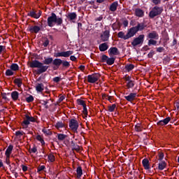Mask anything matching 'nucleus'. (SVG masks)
<instances>
[{
    "mask_svg": "<svg viewBox=\"0 0 179 179\" xmlns=\"http://www.w3.org/2000/svg\"><path fill=\"white\" fill-rule=\"evenodd\" d=\"M134 129H135L136 132H142L143 127H142V125H141V124L137 123L134 126Z\"/></svg>",
    "mask_w": 179,
    "mask_h": 179,
    "instance_id": "c9c22d12",
    "label": "nucleus"
},
{
    "mask_svg": "<svg viewBox=\"0 0 179 179\" xmlns=\"http://www.w3.org/2000/svg\"><path fill=\"white\" fill-rule=\"evenodd\" d=\"M27 16H30V17H33L34 19H39L40 16H41V11L37 13V11L32 10L27 13Z\"/></svg>",
    "mask_w": 179,
    "mask_h": 179,
    "instance_id": "9b49d317",
    "label": "nucleus"
},
{
    "mask_svg": "<svg viewBox=\"0 0 179 179\" xmlns=\"http://www.w3.org/2000/svg\"><path fill=\"white\" fill-rule=\"evenodd\" d=\"M12 150H13V145H10L7 148L6 152H5V155L6 156L7 159H9L10 157V154L12 153Z\"/></svg>",
    "mask_w": 179,
    "mask_h": 179,
    "instance_id": "5701e85b",
    "label": "nucleus"
},
{
    "mask_svg": "<svg viewBox=\"0 0 179 179\" xmlns=\"http://www.w3.org/2000/svg\"><path fill=\"white\" fill-rule=\"evenodd\" d=\"M48 158L49 162H50L51 163H54V162H55V156H54V155L52 154H49L48 155Z\"/></svg>",
    "mask_w": 179,
    "mask_h": 179,
    "instance_id": "37998d69",
    "label": "nucleus"
},
{
    "mask_svg": "<svg viewBox=\"0 0 179 179\" xmlns=\"http://www.w3.org/2000/svg\"><path fill=\"white\" fill-rule=\"evenodd\" d=\"M127 89H132V87H134V86H135V81L131 80V81H129L128 83H127L126 85Z\"/></svg>",
    "mask_w": 179,
    "mask_h": 179,
    "instance_id": "ea45409f",
    "label": "nucleus"
},
{
    "mask_svg": "<svg viewBox=\"0 0 179 179\" xmlns=\"http://www.w3.org/2000/svg\"><path fill=\"white\" fill-rule=\"evenodd\" d=\"M2 51H6V46L0 45V55L2 54Z\"/></svg>",
    "mask_w": 179,
    "mask_h": 179,
    "instance_id": "69168bd1",
    "label": "nucleus"
},
{
    "mask_svg": "<svg viewBox=\"0 0 179 179\" xmlns=\"http://www.w3.org/2000/svg\"><path fill=\"white\" fill-rule=\"evenodd\" d=\"M100 58V62H106L107 65H114V62H115V57H108L106 55H102Z\"/></svg>",
    "mask_w": 179,
    "mask_h": 179,
    "instance_id": "20e7f679",
    "label": "nucleus"
},
{
    "mask_svg": "<svg viewBox=\"0 0 179 179\" xmlns=\"http://www.w3.org/2000/svg\"><path fill=\"white\" fill-rule=\"evenodd\" d=\"M77 103L79 106H83V107L86 106V103L85 102V101L81 100L80 99H77Z\"/></svg>",
    "mask_w": 179,
    "mask_h": 179,
    "instance_id": "49530a36",
    "label": "nucleus"
},
{
    "mask_svg": "<svg viewBox=\"0 0 179 179\" xmlns=\"http://www.w3.org/2000/svg\"><path fill=\"white\" fill-rule=\"evenodd\" d=\"M148 45L150 47V45H157V41L156 39H150L148 42Z\"/></svg>",
    "mask_w": 179,
    "mask_h": 179,
    "instance_id": "58836bf2",
    "label": "nucleus"
},
{
    "mask_svg": "<svg viewBox=\"0 0 179 179\" xmlns=\"http://www.w3.org/2000/svg\"><path fill=\"white\" fill-rule=\"evenodd\" d=\"M15 75V73L12 71L11 69H7L6 71V76H13Z\"/></svg>",
    "mask_w": 179,
    "mask_h": 179,
    "instance_id": "c03bdc74",
    "label": "nucleus"
},
{
    "mask_svg": "<svg viewBox=\"0 0 179 179\" xmlns=\"http://www.w3.org/2000/svg\"><path fill=\"white\" fill-rule=\"evenodd\" d=\"M56 128H64V123L62 122H57L56 123Z\"/></svg>",
    "mask_w": 179,
    "mask_h": 179,
    "instance_id": "864d4df0",
    "label": "nucleus"
},
{
    "mask_svg": "<svg viewBox=\"0 0 179 179\" xmlns=\"http://www.w3.org/2000/svg\"><path fill=\"white\" fill-rule=\"evenodd\" d=\"M53 82H55V83H59V82H61L62 78L61 77H55L52 79Z\"/></svg>",
    "mask_w": 179,
    "mask_h": 179,
    "instance_id": "603ef678",
    "label": "nucleus"
},
{
    "mask_svg": "<svg viewBox=\"0 0 179 179\" xmlns=\"http://www.w3.org/2000/svg\"><path fill=\"white\" fill-rule=\"evenodd\" d=\"M71 147L72 150H76V152H79V150H80V147L79 145L75 143L73 141H71Z\"/></svg>",
    "mask_w": 179,
    "mask_h": 179,
    "instance_id": "b1692460",
    "label": "nucleus"
},
{
    "mask_svg": "<svg viewBox=\"0 0 179 179\" xmlns=\"http://www.w3.org/2000/svg\"><path fill=\"white\" fill-rule=\"evenodd\" d=\"M27 103H33L34 101V97L33 95H29V97L26 98Z\"/></svg>",
    "mask_w": 179,
    "mask_h": 179,
    "instance_id": "a18cd8bd",
    "label": "nucleus"
},
{
    "mask_svg": "<svg viewBox=\"0 0 179 179\" xmlns=\"http://www.w3.org/2000/svg\"><path fill=\"white\" fill-rule=\"evenodd\" d=\"M117 37H119V38H123V40H128L129 39L127 34L125 35L124 31H120L117 34Z\"/></svg>",
    "mask_w": 179,
    "mask_h": 179,
    "instance_id": "c756f323",
    "label": "nucleus"
},
{
    "mask_svg": "<svg viewBox=\"0 0 179 179\" xmlns=\"http://www.w3.org/2000/svg\"><path fill=\"white\" fill-rule=\"evenodd\" d=\"M48 26L49 27H54V26H61L64 23L62 17H57L55 13H52L50 16L47 19Z\"/></svg>",
    "mask_w": 179,
    "mask_h": 179,
    "instance_id": "f03ea898",
    "label": "nucleus"
},
{
    "mask_svg": "<svg viewBox=\"0 0 179 179\" xmlns=\"http://www.w3.org/2000/svg\"><path fill=\"white\" fill-rule=\"evenodd\" d=\"M157 52H163L164 51V47H159L156 49Z\"/></svg>",
    "mask_w": 179,
    "mask_h": 179,
    "instance_id": "052dcab7",
    "label": "nucleus"
},
{
    "mask_svg": "<svg viewBox=\"0 0 179 179\" xmlns=\"http://www.w3.org/2000/svg\"><path fill=\"white\" fill-rule=\"evenodd\" d=\"M142 164H143L145 170L150 169V165L149 164V159H148L147 158H145L143 159Z\"/></svg>",
    "mask_w": 179,
    "mask_h": 179,
    "instance_id": "412c9836",
    "label": "nucleus"
},
{
    "mask_svg": "<svg viewBox=\"0 0 179 179\" xmlns=\"http://www.w3.org/2000/svg\"><path fill=\"white\" fill-rule=\"evenodd\" d=\"M101 75L99 73H94L92 75L87 76V82L89 83H96V82L99 81V79H100Z\"/></svg>",
    "mask_w": 179,
    "mask_h": 179,
    "instance_id": "6e6552de",
    "label": "nucleus"
},
{
    "mask_svg": "<svg viewBox=\"0 0 179 179\" xmlns=\"http://www.w3.org/2000/svg\"><path fill=\"white\" fill-rule=\"evenodd\" d=\"M10 69H11L13 72H16L19 71V65L16 63H13L10 66Z\"/></svg>",
    "mask_w": 179,
    "mask_h": 179,
    "instance_id": "7c9ffc66",
    "label": "nucleus"
},
{
    "mask_svg": "<svg viewBox=\"0 0 179 179\" xmlns=\"http://www.w3.org/2000/svg\"><path fill=\"white\" fill-rule=\"evenodd\" d=\"M69 127L76 134H78V129L79 128V122L75 119H71L69 121Z\"/></svg>",
    "mask_w": 179,
    "mask_h": 179,
    "instance_id": "0eeeda50",
    "label": "nucleus"
},
{
    "mask_svg": "<svg viewBox=\"0 0 179 179\" xmlns=\"http://www.w3.org/2000/svg\"><path fill=\"white\" fill-rule=\"evenodd\" d=\"M27 30H29L31 33H34L35 34H37L41 30V28L37 25L31 26L27 28Z\"/></svg>",
    "mask_w": 179,
    "mask_h": 179,
    "instance_id": "ddd939ff",
    "label": "nucleus"
},
{
    "mask_svg": "<svg viewBox=\"0 0 179 179\" xmlns=\"http://www.w3.org/2000/svg\"><path fill=\"white\" fill-rule=\"evenodd\" d=\"M108 48V44L107 43H101L99 46V51H101V52H104V51H107Z\"/></svg>",
    "mask_w": 179,
    "mask_h": 179,
    "instance_id": "4be33fe9",
    "label": "nucleus"
},
{
    "mask_svg": "<svg viewBox=\"0 0 179 179\" xmlns=\"http://www.w3.org/2000/svg\"><path fill=\"white\" fill-rule=\"evenodd\" d=\"M153 55H155V51H153L152 50H150V52L148 53V57L149 58H153Z\"/></svg>",
    "mask_w": 179,
    "mask_h": 179,
    "instance_id": "680f3d73",
    "label": "nucleus"
},
{
    "mask_svg": "<svg viewBox=\"0 0 179 179\" xmlns=\"http://www.w3.org/2000/svg\"><path fill=\"white\" fill-rule=\"evenodd\" d=\"M115 108H117V105L115 103L108 106V110L109 113H114Z\"/></svg>",
    "mask_w": 179,
    "mask_h": 179,
    "instance_id": "4c0bfd02",
    "label": "nucleus"
},
{
    "mask_svg": "<svg viewBox=\"0 0 179 179\" xmlns=\"http://www.w3.org/2000/svg\"><path fill=\"white\" fill-rule=\"evenodd\" d=\"M11 98L14 101H16L19 99V92L17 91H14L11 92Z\"/></svg>",
    "mask_w": 179,
    "mask_h": 179,
    "instance_id": "cd10ccee",
    "label": "nucleus"
},
{
    "mask_svg": "<svg viewBox=\"0 0 179 179\" xmlns=\"http://www.w3.org/2000/svg\"><path fill=\"white\" fill-rule=\"evenodd\" d=\"M124 79L127 82V83H128V82L132 81V80H131V76H125L124 77Z\"/></svg>",
    "mask_w": 179,
    "mask_h": 179,
    "instance_id": "13d9d810",
    "label": "nucleus"
},
{
    "mask_svg": "<svg viewBox=\"0 0 179 179\" xmlns=\"http://www.w3.org/2000/svg\"><path fill=\"white\" fill-rule=\"evenodd\" d=\"M14 83L17 85V87H22V85H23V79L22 78H15L14 80Z\"/></svg>",
    "mask_w": 179,
    "mask_h": 179,
    "instance_id": "c85d7f7f",
    "label": "nucleus"
},
{
    "mask_svg": "<svg viewBox=\"0 0 179 179\" xmlns=\"http://www.w3.org/2000/svg\"><path fill=\"white\" fill-rule=\"evenodd\" d=\"M30 122H36V118L26 114L25 119H24V121L22 122V126L23 128H27L28 125H30Z\"/></svg>",
    "mask_w": 179,
    "mask_h": 179,
    "instance_id": "423d86ee",
    "label": "nucleus"
},
{
    "mask_svg": "<svg viewBox=\"0 0 179 179\" xmlns=\"http://www.w3.org/2000/svg\"><path fill=\"white\" fill-rule=\"evenodd\" d=\"M54 57H55L56 58L64 57L63 52H55Z\"/></svg>",
    "mask_w": 179,
    "mask_h": 179,
    "instance_id": "09e8293b",
    "label": "nucleus"
},
{
    "mask_svg": "<svg viewBox=\"0 0 179 179\" xmlns=\"http://www.w3.org/2000/svg\"><path fill=\"white\" fill-rule=\"evenodd\" d=\"M62 69H68L71 66V64L66 60H62Z\"/></svg>",
    "mask_w": 179,
    "mask_h": 179,
    "instance_id": "bb28decb",
    "label": "nucleus"
},
{
    "mask_svg": "<svg viewBox=\"0 0 179 179\" xmlns=\"http://www.w3.org/2000/svg\"><path fill=\"white\" fill-rule=\"evenodd\" d=\"M109 55H120V50L116 47L110 48L108 51Z\"/></svg>",
    "mask_w": 179,
    "mask_h": 179,
    "instance_id": "dca6fc26",
    "label": "nucleus"
},
{
    "mask_svg": "<svg viewBox=\"0 0 179 179\" xmlns=\"http://www.w3.org/2000/svg\"><path fill=\"white\" fill-rule=\"evenodd\" d=\"M48 44H50V41L48 39H46L45 42L43 43V46L44 47H48Z\"/></svg>",
    "mask_w": 179,
    "mask_h": 179,
    "instance_id": "338daca9",
    "label": "nucleus"
},
{
    "mask_svg": "<svg viewBox=\"0 0 179 179\" xmlns=\"http://www.w3.org/2000/svg\"><path fill=\"white\" fill-rule=\"evenodd\" d=\"M110 40V28H108V29L105 30L103 34H101V41L103 43H106V41H108Z\"/></svg>",
    "mask_w": 179,
    "mask_h": 179,
    "instance_id": "9d476101",
    "label": "nucleus"
},
{
    "mask_svg": "<svg viewBox=\"0 0 179 179\" xmlns=\"http://www.w3.org/2000/svg\"><path fill=\"white\" fill-rule=\"evenodd\" d=\"M163 13V7H159L155 6L152 8V10L149 13V17L150 19H154L156 16H159Z\"/></svg>",
    "mask_w": 179,
    "mask_h": 179,
    "instance_id": "7ed1b4c3",
    "label": "nucleus"
},
{
    "mask_svg": "<svg viewBox=\"0 0 179 179\" xmlns=\"http://www.w3.org/2000/svg\"><path fill=\"white\" fill-rule=\"evenodd\" d=\"M119 27H120V22H114L112 24V28H113V30L114 31L117 30V29H118Z\"/></svg>",
    "mask_w": 179,
    "mask_h": 179,
    "instance_id": "de8ad7c7",
    "label": "nucleus"
},
{
    "mask_svg": "<svg viewBox=\"0 0 179 179\" xmlns=\"http://www.w3.org/2000/svg\"><path fill=\"white\" fill-rule=\"evenodd\" d=\"M147 37L148 38L152 40H159V34H157V31H152L148 34Z\"/></svg>",
    "mask_w": 179,
    "mask_h": 179,
    "instance_id": "4468645a",
    "label": "nucleus"
},
{
    "mask_svg": "<svg viewBox=\"0 0 179 179\" xmlns=\"http://www.w3.org/2000/svg\"><path fill=\"white\" fill-rule=\"evenodd\" d=\"M36 90L38 93H41L44 90V84L38 83L36 86Z\"/></svg>",
    "mask_w": 179,
    "mask_h": 179,
    "instance_id": "393cba45",
    "label": "nucleus"
},
{
    "mask_svg": "<svg viewBox=\"0 0 179 179\" xmlns=\"http://www.w3.org/2000/svg\"><path fill=\"white\" fill-rule=\"evenodd\" d=\"M135 15L137 16V17H143V16H145V11L141 8H136Z\"/></svg>",
    "mask_w": 179,
    "mask_h": 179,
    "instance_id": "6ab92c4d",
    "label": "nucleus"
},
{
    "mask_svg": "<svg viewBox=\"0 0 179 179\" xmlns=\"http://www.w3.org/2000/svg\"><path fill=\"white\" fill-rule=\"evenodd\" d=\"M70 59H71V61L75 62V61H76V57H75L74 55H71L70 57Z\"/></svg>",
    "mask_w": 179,
    "mask_h": 179,
    "instance_id": "774afa93",
    "label": "nucleus"
},
{
    "mask_svg": "<svg viewBox=\"0 0 179 179\" xmlns=\"http://www.w3.org/2000/svg\"><path fill=\"white\" fill-rule=\"evenodd\" d=\"M42 102L41 103L42 104V106H45V108H48V100H46V101H44V100H42L41 101Z\"/></svg>",
    "mask_w": 179,
    "mask_h": 179,
    "instance_id": "5fc2aeb1",
    "label": "nucleus"
},
{
    "mask_svg": "<svg viewBox=\"0 0 179 179\" xmlns=\"http://www.w3.org/2000/svg\"><path fill=\"white\" fill-rule=\"evenodd\" d=\"M72 54H73V51L72 50H69V51H63V57L64 58H68L69 57H71V55H72Z\"/></svg>",
    "mask_w": 179,
    "mask_h": 179,
    "instance_id": "e433bc0d",
    "label": "nucleus"
},
{
    "mask_svg": "<svg viewBox=\"0 0 179 179\" xmlns=\"http://www.w3.org/2000/svg\"><path fill=\"white\" fill-rule=\"evenodd\" d=\"M23 134H24V132L23 131H15L16 136H23Z\"/></svg>",
    "mask_w": 179,
    "mask_h": 179,
    "instance_id": "bf43d9fd",
    "label": "nucleus"
},
{
    "mask_svg": "<svg viewBox=\"0 0 179 179\" xmlns=\"http://www.w3.org/2000/svg\"><path fill=\"white\" fill-rule=\"evenodd\" d=\"M124 98L127 101H134L136 98V93H130L128 96H124Z\"/></svg>",
    "mask_w": 179,
    "mask_h": 179,
    "instance_id": "a211bd4d",
    "label": "nucleus"
},
{
    "mask_svg": "<svg viewBox=\"0 0 179 179\" xmlns=\"http://www.w3.org/2000/svg\"><path fill=\"white\" fill-rule=\"evenodd\" d=\"M143 41H145V35L141 34L133 40L131 42V45H133V47L142 45V44H143Z\"/></svg>",
    "mask_w": 179,
    "mask_h": 179,
    "instance_id": "39448f33",
    "label": "nucleus"
},
{
    "mask_svg": "<svg viewBox=\"0 0 179 179\" xmlns=\"http://www.w3.org/2000/svg\"><path fill=\"white\" fill-rule=\"evenodd\" d=\"M170 121H171V117H167L165 119H163L162 120H159L157 122V125H158V127H164V125H167V124H169V122Z\"/></svg>",
    "mask_w": 179,
    "mask_h": 179,
    "instance_id": "f8f14e48",
    "label": "nucleus"
},
{
    "mask_svg": "<svg viewBox=\"0 0 179 179\" xmlns=\"http://www.w3.org/2000/svg\"><path fill=\"white\" fill-rule=\"evenodd\" d=\"M134 68H135V65L132 64H127L125 65L124 69H126V71L127 72H131V71H132V69H134Z\"/></svg>",
    "mask_w": 179,
    "mask_h": 179,
    "instance_id": "f704fd0d",
    "label": "nucleus"
},
{
    "mask_svg": "<svg viewBox=\"0 0 179 179\" xmlns=\"http://www.w3.org/2000/svg\"><path fill=\"white\" fill-rule=\"evenodd\" d=\"M62 63V59H55L53 60L52 65H55V66H61Z\"/></svg>",
    "mask_w": 179,
    "mask_h": 179,
    "instance_id": "72a5a7b5",
    "label": "nucleus"
},
{
    "mask_svg": "<svg viewBox=\"0 0 179 179\" xmlns=\"http://www.w3.org/2000/svg\"><path fill=\"white\" fill-rule=\"evenodd\" d=\"M36 140L38 141V142H41L42 146H44V145H45V142L44 141V139L41 138V135H38L36 136Z\"/></svg>",
    "mask_w": 179,
    "mask_h": 179,
    "instance_id": "79ce46f5",
    "label": "nucleus"
},
{
    "mask_svg": "<svg viewBox=\"0 0 179 179\" xmlns=\"http://www.w3.org/2000/svg\"><path fill=\"white\" fill-rule=\"evenodd\" d=\"M76 173H77V178H80V177L83 176V170H82V166H79L77 167Z\"/></svg>",
    "mask_w": 179,
    "mask_h": 179,
    "instance_id": "a878e982",
    "label": "nucleus"
},
{
    "mask_svg": "<svg viewBox=\"0 0 179 179\" xmlns=\"http://www.w3.org/2000/svg\"><path fill=\"white\" fill-rule=\"evenodd\" d=\"M83 114L87 117V107L85 106H83Z\"/></svg>",
    "mask_w": 179,
    "mask_h": 179,
    "instance_id": "4d7b16f0",
    "label": "nucleus"
},
{
    "mask_svg": "<svg viewBox=\"0 0 179 179\" xmlns=\"http://www.w3.org/2000/svg\"><path fill=\"white\" fill-rule=\"evenodd\" d=\"M166 166H167V164L166 162L162 161L158 164V170L163 171L164 169H166Z\"/></svg>",
    "mask_w": 179,
    "mask_h": 179,
    "instance_id": "473e14b6",
    "label": "nucleus"
},
{
    "mask_svg": "<svg viewBox=\"0 0 179 179\" xmlns=\"http://www.w3.org/2000/svg\"><path fill=\"white\" fill-rule=\"evenodd\" d=\"M56 137H57L58 141H65V139L68 138V136L66 134H57Z\"/></svg>",
    "mask_w": 179,
    "mask_h": 179,
    "instance_id": "2f4dec72",
    "label": "nucleus"
},
{
    "mask_svg": "<svg viewBox=\"0 0 179 179\" xmlns=\"http://www.w3.org/2000/svg\"><path fill=\"white\" fill-rule=\"evenodd\" d=\"M42 132H43L45 135H52V133L49 129H43Z\"/></svg>",
    "mask_w": 179,
    "mask_h": 179,
    "instance_id": "8fccbe9b",
    "label": "nucleus"
},
{
    "mask_svg": "<svg viewBox=\"0 0 179 179\" xmlns=\"http://www.w3.org/2000/svg\"><path fill=\"white\" fill-rule=\"evenodd\" d=\"M66 17L68 19L70 23H76V20L78 19V15L76 13H69L66 15Z\"/></svg>",
    "mask_w": 179,
    "mask_h": 179,
    "instance_id": "1a4fd4ad",
    "label": "nucleus"
},
{
    "mask_svg": "<svg viewBox=\"0 0 179 179\" xmlns=\"http://www.w3.org/2000/svg\"><path fill=\"white\" fill-rule=\"evenodd\" d=\"M45 169V166L42 165L37 168V173H40V171H43Z\"/></svg>",
    "mask_w": 179,
    "mask_h": 179,
    "instance_id": "6e6d98bb",
    "label": "nucleus"
},
{
    "mask_svg": "<svg viewBox=\"0 0 179 179\" xmlns=\"http://www.w3.org/2000/svg\"><path fill=\"white\" fill-rule=\"evenodd\" d=\"M163 40H164V44H166V43H167V41H169V40H170V37H169V34H165L164 36V38H163Z\"/></svg>",
    "mask_w": 179,
    "mask_h": 179,
    "instance_id": "3c124183",
    "label": "nucleus"
},
{
    "mask_svg": "<svg viewBox=\"0 0 179 179\" xmlns=\"http://www.w3.org/2000/svg\"><path fill=\"white\" fill-rule=\"evenodd\" d=\"M41 24H40V28L41 29H43V27H47V26H48V23L47 22L46 20H42L41 22H40Z\"/></svg>",
    "mask_w": 179,
    "mask_h": 179,
    "instance_id": "a19ab883",
    "label": "nucleus"
},
{
    "mask_svg": "<svg viewBox=\"0 0 179 179\" xmlns=\"http://www.w3.org/2000/svg\"><path fill=\"white\" fill-rule=\"evenodd\" d=\"M117 8H118V1H115L110 4L109 7V10H110V12H115Z\"/></svg>",
    "mask_w": 179,
    "mask_h": 179,
    "instance_id": "aec40b11",
    "label": "nucleus"
},
{
    "mask_svg": "<svg viewBox=\"0 0 179 179\" xmlns=\"http://www.w3.org/2000/svg\"><path fill=\"white\" fill-rule=\"evenodd\" d=\"M31 153H36L37 152V147L34 145L32 148L30 149Z\"/></svg>",
    "mask_w": 179,
    "mask_h": 179,
    "instance_id": "0e129e2a",
    "label": "nucleus"
},
{
    "mask_svg": "<svg viewBox=\"0 0 179 179\" xmlns=\"http://www.w3.org/2000/svg\"><path fill=\"white\" fill-rule=\"evenodd\" d=\"M146 24L143 22H138L137 25L135 27L136 30L138 31H143V30H145V28L146 27Z\"/></svg>",
    "mask_w": 179,
    "mask_h": 179,
    "instance_id": "f3484780",
    "label": "nucleus"
},
{
    "mask_svg": "<svg viewBox=\"0 0 179 179\" xmlns=\"http://www.w3.org/2000/svg\"><path fill=\"white\" fill-rule=\"evenodd\" d=\"M54 59L52 57H45V59L43 62L35 59L32 60L29 63V68H38L36 71L37 75H41V73H44V72H47V70L50 68L49 66L51 64H53Z\"/></svg>",
    "mask_w": 179,
    "mask_h": 179,
    "instance_id": "f257e3e1",
    "label": "nucleus"
},
{
    "mask_svg": "<svg viewBox=\"0 0 179 179\" xmlns=\"http://www.w3.org/2000/svg\"><path fill=\"white\" fill-rule=\"evenodd\" d=\"M136 33H138V31H136V29L135 28V27H132L127 31V34L128 38H131V37H134V36H135Z\"/></svg>",
    "mask_w": 179,
    "mask_h": 179,
    "instance_id": "2eb2a0df",
    "label": "nucleus"
},
{
    "mask_svg": "<svg viewBox=\"0 0 179 179\" xmlns=\"http://www.w3.org/2000/svg\"><path fill=\"white\" fill-rule=\"evenodd\" d=\"M163 159H164V153L159 152V160L162 161Z\"/></svg>",
    "mask_w": 179,
    "mask_h": 179,
    "instance_id": "e2e57ef3",
    "label": "nucleus"
}]
</instances>
